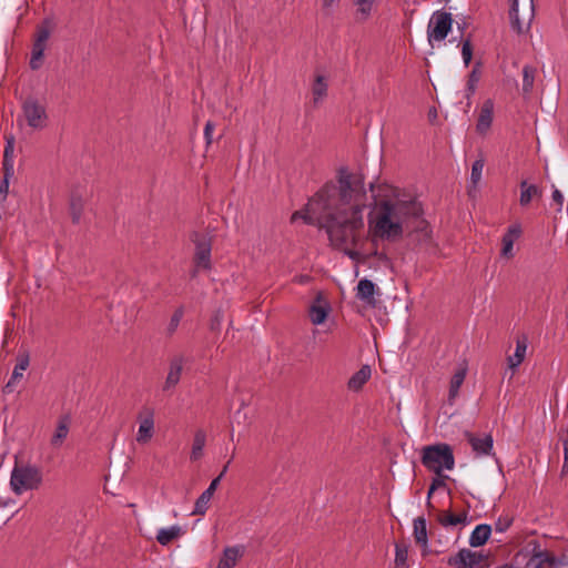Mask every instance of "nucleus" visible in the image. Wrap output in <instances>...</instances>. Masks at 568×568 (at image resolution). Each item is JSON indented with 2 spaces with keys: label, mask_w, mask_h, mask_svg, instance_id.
I'll return each instance as SVG.
<instances>
[{
  "label": "nucleus",
  "mask_w": 568,
  "mask_h": 568,
  "mask_svg": "<svg viewBox=\"0 0 568 568\" xmlns=\"http://www.w3.org/2000/svg\"><path fill=\"white\" fill-rule=\"evenodd\" d=\"M365 206L366 192L362 175L341 169L337 184H325L308 201L305 210L292 215V221L302 219L306 224L322 225L332 246L357 261L359 253L352 247L364 226Z\"/></svg>",
  "instance_id": "f257e3e1"
},
{
  "label": "nucleus",
  "mask_w": 568,
  "mask_h": 568,
  "mask_svg": "<svg viewBox=\"0 0 568 568\" xmlns=\"http://www.w3.org/2000/svg\"><path fill=\"white\" fill-rule=\"evenodd\" d=\"M374 203L368 214V229L374 239L398 241L407 229L408 216L418 212V200L412 193L390 184L371 185Z\"/></svg>",
  "instance_id": "f03ea898"
},
{
  "label": "nucleus",
  "mask_w": 568,
  "mask_h": 568,
  "mask_svg": "<svg viewBox=\"0 0 568 568\" xmlns=\"http://www.w3.org/2000/svg\"><path fill=\"white\" fill-rule=\"evenodd\" d=\"M42 481L41 470L33 465H16L11 470L10 487L16 495L37 489Z\"/></svg>",
  "instance_id": "7ed1b4c3"
},
{
  "label": "nucleus",
  "mask_w": 568,
  "mask_h": 568,
  "mask_svg": "<svg viewBox=\"0 0 568 568\" xmlns=\"http://www.w3.org/2000/svg\"><path fill=\"white\" fill-rule=\"evenodd\" d=\"M422 462L427 469L436 475H440L444 469L452 470L455 466L453 452L446 444L425 447Z\"/></svg>",
  "instance_id": "20e7f679"
},
{
  "label": "nucleus",
  "mask_w": 568,
  "mask_h": 568,
  "mask_svg": "<svg viewBox=\"0 0 568 568\" xmlns=\"http://www.w3.org/2000/svg\"><path fill=\"white\" fill-rule=\"evenodd\" d=\"M535 18L534 0H511L509 8V21L513 31L524 34L530 30Z\"/></svg>",
  "instance_id": "39448f33"
},
{
  "label": "nucleus",
  "mask_w": 568,
  "mask_h": 568,
  "mask_svg": "<svg viewBox=\"0 0 568 568\" xmlns=\"http://www.w3.org/2000/svg\"><path fill=\"white\" fill-rule=\"evenodd\" d=\"M452 14L445 11H435L427 27L428 42H442L452 29Z\"/></svg>",
  "instance_id": "423d86ee"
},
{
  "label": "nucleus",
  "mask_w": 568,
  "mask_h": 568,
  "mask_svg": "<svg viewBox=\"0 0 568 568\" xmlns=\"http://www.w3.org/2000/svg\"><path fill=\"white\" fill-rule=\"evenodd\" d=\"M412 241L417 243H427L430 239V227L428 222L424 219V210L418 201V212L415 215L408 216L407 229L405 231Z\"/></svg>",
  "instance_id": "0eeeda50"
},
{
  "label": "nucleus",
  "mask_w": 568,
  "mask_h": 568,
  "mask_svg": "<svg viewBox=\"0 0 568 568\" xmlns=\"http://www.w3.org/2000/svg\"><path fill=\"white\" fill-rule=\"evenodd\" d=\"M192 242L195 245V270H209L211 267V237L207 234H201L195 232L192 234Z\"/></svg>",
  "instance_id": "6e6552de"
},
{
  "label": "nucleus",
  "mask_w": 568,
  "mask_h": 568,
  "mask_svg": "<svg viewBox=\"0 0 568 568\" xmlns=\"http://www.w3.org/2000/svg\"><path fill=\"white\" fill-rule=\"evenodd\" d=\"M23 116L27 124L33 130H43L47 126V112L44 106L34 99H28L22 104Z\"/></svg>",
  "instance_id": "1a4fd4ad"
},
{
  "label": "nucleus",
  "mask_w": 568,
  "mask_h": 568,
  "mask_svg": "<svg viewBox=\"0 0 568 568\" xmlns=\"http://www.w3.org/2000/svg\"><path fill=\"white\" fill-rule=\"evenodd\" d=\"M155 412L151 407H143L138 414L139 428L135 435V440L145 445L151 442L155 432Z\"/></svg>",
  "instance_id": "9d476101"
},
{
  "label": "nucleus",
  "mask_w": 568,
  "mask_h": 568,
  "mask_svg": "<svg viewBox=\"0 0 568 568\" xmlns=\"http://www.w3.org/2000/svg\"><path fill=\"white\" fill-rule=\"evenodd\" d=\"M485 556L479 551L470 549H460L455 556H450L447 564L455 568H478L485 560Z\"/></svg>",
  "instance_id": "9b49d317"
},
{
  "label": "nucleus",
  "mask_w": 568,
  "mask_h": 568,
  "mask_svg": "<svg viewBox=\"0 0 568 568\" xmlns=\"http://www.w3.org/2000/svg\"><path fill=\"white\" fill-rule=\"evenodd\" d=\"M568 565L566 557H555L547 550L535 548L534 552L527 564L530 568H559Z\"/></svg>",
  "instance_id": "f8f14e48"
},
{
  "label": "nucleus",
  "mask_w": 568,
  "mask_h": 568,
  "mask_svg": "<svg viewBox=\"0 0 568 568\" xmlns=\"http://www.w3.org/2000/svg\"><path fill=\"white\" fill-rule=\"evenodd\" d=\"M186 363L187 357L183 354H175L170 357L168 375L163 384V390H171L180 383L182 372Z\"/></svg>",
  "instance_id": "ddd939ff"
},
{
  "label": "nucleus",
  "mask_w": 568,
  "mask_h": 568,
  "mask_svg": "<svg viewBox=\"0 0 568 568\" xmlns=\"http://www.w3.org/2000/svg\"><path fill=\"white\" fill-rule=\"evenodd\" d=\"M50 31L47 27H42L38 30L37 37L33 43L30 67L33 70L39 69L45 50V43L49 39Z\"/></svg>",
  "instance_id": "4468645a"
},
{
  "label": "nucleus",
  "mask_w": 568,
  "mask_h": 568,
  "mask_svg": "<svg viewBox=\"0 0 568 568\" xmlns=\"http://www.w3.org/2000/svg\"><path fill=\"white\" fill-rule=\"evenodd\" d=\"M521 227L519 224H513L501 239L500 256L510 260L515 256L514 244L520 237Z\"/></svg>",
  "instance_id": "2eb2a0df"
},
{
  "label": "nucleus",
  "mask_w": 568,
  "mask_h": 568,
  "mask_svg": "<svg viewBox=\"0 0 568 568\" xmlns=\"http://www.w3.org/2000/svg\"><path fill=\"white\" fill-rule=\"evenodd\" d=\"M494 109L495 103L491 99H487L483 102L476 123V131L479 134L484 135L489 131L494 120Z\"/></svg>",
  "instance_id": "dca6fc26"
},
{
  "label": "nucleus",
  "mask_w": 568,
  "mask_h": 568,
  "mask_svg": "<svg viewBox=\"0 0 568 568\" xmlns=\"http://www.w3.org/2000/svg\"><path fill=\"white\" fill-rule=\"evenodd\" d=\"M375 295H379V288L368 278H362L356 286V297L366 305L375 306Z\"/></svg>",
  "instance_id": "f3484780"
},
{
  "label": "nucleus",
  "mask_w": 568,
  "mask_h": 568,
  "mask_svg": "<svg viewBox=\"0 0 568 568\" xmlns=\"http://www.w3.org/2000/svg\"><path fill=\"white\" fill-rule=\"evenodd\" d=\"M331 307L328 302L323 297L322 294H318L315 301L310 306L308 315L310 320L314 325H321L327 318L328 312Z\"/></svg>",
  "instance_id": "a211bd4d"
},
{
  "label": "nucleus",
  "mask_w": 568,
  "mask_h": 568,
  "mask_svg": "<svg viewBox=\"0 0 568 568\" xmlns=\"http://www.w3.org/2000/svg\"><path fill=\"white\" fill-rule=\"evenodd\" d=\"M245 552V546L235 545L225 547L216 568H234Z\"/></svg>",
  "instance_id": "6ab92c4d"
},
{
  "label": "nucleus",
  "mask_w": 568,
  "mask_h": 568,
  "mask_svg": "<svg viewBox=\"0 0 568 568\" xmlns=\"http://www.w3.org/2000/svg\"><path fill=\"white\" fill-rule=\"evenodd\" d=\"M480 79H481V63L476 62L475 65L473 67L471 71L467 75V80H466L464 95L467 100V106H469L471 104V97L475 94Z\"/></svg>",
  "instance_id": "aec40b11"
},
{
  "label": "nucleus",
  "mask_w": 568,
  "mask_h": 568,
  "mask_svg": "<svg viewBox=\"0 0 568 568\" xmlns=\"http://www.w3.org/2000/svg\"><path fill=\"white\" fill-rule=\"evenodd\" d=\"M439 524L445 528L464 527L468 524L466 513L453 514L449 511H442L438 515Z\"/></svg>",
  "instance_id": "412c9836"
},
{
  "label": "nucleus",
  "mask_w": 568,
  "mask_h": 568,
  "mask_svg": "<svg viewBox=\"0 0 568 568\" xmlns=\"http://www.w3.org/2000/svg\"><path fill=\"white\" fill-rule=\"evenodd\" d=\"M467 438L473 450L477 455H489L491 453L494 440L490 435H486L484 437H476L471 434H467Z\"/></svg>",
  "instance_id": "4be33fe9"
},
{
  "label": "nucleus",
  "mask_w": 568,
  "mask_h": 568,
  "mask_svg": "<svg viewBox=\"0 0 568 568\" xmlns=\"http://www.w3.org/2000/svg\"><path fill=\"white\" fill-rule=\"evenodd\" d=\"M527 352V341L526 338H519L516 343V349L515 353L507 358L508 368L513 372H516V369L520 366V364L524 362L525 356Z\"/></svg>",
  "instance_id": "5701e85b"
},
{
  "label": "nucleus",
  "mask_w": 568,
  "mask_h": 568,
  "mask_svg": "<svg viewBox=\"0 0 568 568\" xmlns=\"http://www.w3.org/2000/svg\"><path fill=\"white\" fill-rule=\"evenodd\" d=\"M29 366V356L20 355L17 358V364L13 368L12 375L4 386L6 392H11L18 379L22 378L24 371Z\"/></svg>",
  "instance_id": "b1692460"
},
{
  "label": "nucleus",
  "mask_w": 568,
  "mask_h": 568,
  "mask_svg": "<svg viewBox=\"0 0 568 568\" xmlns=\"http://www.w3.org/2000/svg\"><path fill=\"white\" fill-rule=\"evenodd\" d=\"M182 534V527L179 525L161 528L158 530L156 541L162 546H168L173 540L178 539Z\"/></svg>",
  "instance_id": "393cba45"
},
{
  "label": "nucleus",
  "mask_w": 568,
  "mask_h": 568,
  "mask_svg": "<svg viewBox=\"0 0 568 568\" xmlns=\"http://www.w3.org/2000/svg\"><path fill=\"white\" fill-rule=\"evenodd\" d=\"M372 371L368 365L362 366L356 373L352 375L348 381V388L353 392L359 390L363 385L371 378Z\"/></svg>",
  "instance_id": "a878e982"
},
{
  "label": "nucleus",
  "mask_w": 568,
  "mask_h": 568,
  "mask_svg": "<svg viewBox=\"0 0 568 568\" xmlns=\"http://www.w3.org/2000/svg\"><path fill=\"white\" fill-rule=\"evenodd\" d=\"M327 79L322 74H317L312 84V99L314 104H318L324 100L327 94Z\"/></svg>",
  "instance_id": "bb28decb"
},
{
  "label": "nucleus",
  "mask_w": 568,
  "mask_h": 568,
  "mask_svg": "<svg viewBox=\"0 0 568 568\" xmlns=\"http://www.w3.org/2000/svg\"><path fill=\"white\" fill-rule=\"evenodd\" d=\"M491 528L489 525L481 524L475 527L469 536V545L471 547L483 546L489 538Z\"/></svg>",
  "instance_id": "cd10ccee"
},
{
  "label": "nucleus",
  "mask_w": 568,
  "mask_h": 568,
  "mask_svg": "<svg viewBox=\"0 0 568 568\" xmlns=\"http://www.w3.org/2000/svg\"><path fill=\"white\" fill-rule=\"evenodd\" d=\"M14 139L9 136L6 140V146L3 151V171H7V176H13L14 173Z\"/></svg>",
  "instance_id": "c85d7f7f"
},
{
  "label": "nucleus",
  "mask_w": 568,
  "mask_h": 568,
  "mask_svg": "<svg viewBox=\"0 0 568 568\" xmlns=\"http://www.w3.org/2000/svg\"><path fill=\"white\" fill-rule=\"evenodd\" d=\"M70 425H71V419L68 415L61 418V420L59 422L57 429L51 438V445L53 447L61 446V444L63 443V440L67 438V436L69 434Z\"/></svg>",
  "instance_id": "c756f323"
},
{
  "label": "nucleus",
  "mask_w": 568,
  "mask_h": 568,
  "mask_svg": "<svg viewBox=\"0 0 568 568\" xmlns=\"http://www.w3.org/2000/svg\"><path fill=\"white\" fill-rule=\"evenodd\" d=\"M466 374H467L466 366H460L453 375V377L450 379V384H449V393H448L449 402H454L455 398L458 396L459 388L465 381Z\"/></svg>",
  "instance_id": "7c9ffc66"
},
{
  "label": "nucleus",
  "mask_w": 568,
  "mask_h": 568,
  "mask_svg": "<svg viewBox=\"0 0 568 568\" xmlns=\"http://www.w3.org/2000/svg\"><path fill=\"white\" fill-rule=\"evenodd\" d=\"M414 537L417 544L423 548L428 546V534L426 519L424 517H417L414 519Z\"/></svg>",
  "instance_id": "2f4dec72"
},
{
  "label": "nucleus",
  "mask_w": 568,
  "mask_h": 568,
  "mask_svg": "<svg viewBox=\"0 0 568 568\" xmlns=\"http://www.w3.org/2000/svg\"><path fill=\"white\" fill-rule=\"evenodd\" d=\"M353 2L359 21H366L373 14L376 0H353Z\"/></svg>",
  "instance_id": "473e14b6"
},
{
  "label": "nucleus",
  "mask_w": 568,
  "mask_h": 568,
  "mask_svg": "<svg viewBox=\"0 0 568 568\" xmlns=\"http://www.w3.org/2000/svg\"><path fill=\"white\" fill-rule=\"evenodd\" d=\"M206 442V435L203 430H197L193 438L191 459L197 460L203 456V450Z\"/></svg>",
  "instance_id": "72a5a7b5"
},
{
  "label": "nucleus",
  "mask_w": 568,
  "mask_h": 568,
  "mask_svg": "<svg viewBox=\"0 0 568 568\" xmlns=\"http://www.w3.org/2000/svg\"><path fill=\"white\" fill-rule=\"evenodd\" d=\"M536 69L530 65L523 68V92L529 94L532 91Z\"/></svg>",
  "instance_id": "f704fd0d"
},
{
  "label": "nucleus",
  "mask_w": 568,
  "mask_h": 568,
  "mask_svg": "<svg viewBox=\"0 0 568 568\" xmlns=\"http://www.w3.org/2000/svg\"><path fill=\"white\" fill-rule=\"evenodd\" d=\"M521 193H520V205L526 206L530 203L532 197L538 193V187L536 185H529L526 181L520 183Z\"/></svg>",
  "instance_id": "c9c22d12"
},
{
  "label": "nucleus",
  "mask_w": 568,
  "mask_h": 568,
  "mask_svg": "<svg viewBox=\"0 0 568 568\" xmlns=\"http://www.w3.org/2000/svg\"><path fill=\"white\" fill-rule=\"evenodd\" d=\"M212 497H213V495H211L209 491L204 490L200 495V497L196 499L192 514L193 515H205V513L209 509Z\"/></svg>",
  "instance_id": "e433bc0d"
},
{
  "label": "nucleus",
  "mask_w": 568,
  "mask_h": 568,
  "mask_svg": "<svg viewBox=\"0 0 568 568\" xmlns=\"http://www.w3.org/2000/svg\"><path fill=\"white\" fill-rule=\"evenodd\" d=\"M183 316H184V307L180 306L179 308H176L174 311V313L172 314V316L168 323L166 333L169 335H172L176 332Z\"/></svg>",
  "instance_id": "4c0bfd02"
},
{
  "label": "nucleus",
  "mask_w": 568,
  "mask_h": 568,
  "mask_svg": "<svg viewBox=\"0 0 568 568\" xmlns=\"http://www.w3.org/2000/svg\"><path fill=\"white\" fill-rule=\"evenodd\" d=\"M408 558V547L406 545L396 544L395 546V565L397 568L406 567Z\"/></svg>",
  "instance_id": "58836bf2"
},
{
  "label": "nucleus",
  "mask_w": 568,
  "mask_h": 568,
  "mask_svg": "<svg viewBox=\"0 0 568 568\" xmlns=\"http://www.w3.org/2000/svg\"><path fill=\"white\" fill-rule=\"evenodd\" d=\"M462 58L465 67H468L473 59V44L470 37H467L462 42Z\"/></svg>",
  "instance_id": "ea45409f"
},
{
  "label": "nucleus",
  "mask_w": 568,
  "mask_h": 568,
  "mask_svg": "<svg viewBox=\"0 0 568 568\" xmlns=\"http://www.w3.org/2000/svg\"><path fill=\"white\" fill-rule=\"evenodd\" d=\"M483 170H484V161L480 159L476 160L471 165V173H470V180L474 185H476L480 181Z\"/></svg>",
  "instance_id": "a19ab883"
},
{
  "label": "nucleus",
  "mask_w": 568,
  "mask_h": 568,
  "mask_svg": "<svg viewBox=\"0 0 568 568\" xmlns=\"http://www.w3.org/2000/svg\"><path fill=\"white\" fill-rule=\"evenodd\" d=\"M448 478L447 476L437 475L432 481V485L428 490V499L430 498L432 494L439 487L445 485V479Z\"/></svg>",
  "instance_id": "79ce46f5"
},
{
  "label": "nucleus",
  "mask_w": 568,
  "mask_h": 568,
  "mask_svg": "<svg viewBox=\"0 0 568 568\" xmlns=\"http://www.w3.org/2000/svg\"><path fill=\"white\" fill-rule=\"evenodd\" d=\"M11 176H7V171H4L3 180L0 183V202H3L7 199L9 192V180Z\"/></svg>",
  "instance_id": "37998d69"
},
{
  "label": "nucleus",
  "mask_w": 568,
  "mask_h": 568,
  "mask_svg": "<svg viewBox=\"0 0 568 568\" xmlns=\"http://www.w3.org/2000/svg\"><path fill=\"white\" fill-rule=\"evenodd\" d=\"M564 465H562V471L568 470V429H567V438L564 439Z\"/></svg>",
  "instance_id": "c03bdc74"
},
{
  "label": "nucleus",
  "mask_w": 568,
  "mask_h": 568,
  "mask_svg": "<svg viewBox=\"0 0 568 568\" xmlns=\"http://www.w3.org/2000/svg\"><path fill=\"white\" fill-rule=\"evenodd\" d=\"M213 130H214V125L211 122H207L204 128V136H205L207 144H210L212 142Z\"/></svg>",
  "instance_id": "a18cd8bd"
},
{
  "label": "nucleus",
  "mask_w": 568,
  "mask_h": 568,
  "mask_svg": "<svg viewBox=\"0 0 568 568\" xmlns=\"http://www.w3.org/2000/svg\"><path fill=\"white\" fill-rule=\"evenodd\" d=\"M552 200L558 204L559 209L561 210V206L564 204V195L559 190H554L552 192Z\"/></svg>",
  "instance_id": "49530a36"
},
{
  "label": "nucleus",
  "mask_w": 568,
  "mask_h": 568,
  "mask_svg": "<svg viewBox=\"0 0 568 568\" xmlns=\"http://www.w3.org/2000/svg\"><path fill=\"white\" fill-rule=\"evenodd\" d=\"M221 481V476H217L216 478H214L211 484L209 485V487L205 489V491H209L211 495H214L219 484Z\"/></svg>",
  "instance_id": "de8ad7c7"
},
{
  "label": "nucleus",
  "mask_w": 568,
  "mask_h": 568,
  "mask_svg": "<svg viewBox=\"0 0 568 568\" xmlns=\"http://www.w3.org/2000/svg\"><path fill=\"white\" fill-rule=\"evenodd\" d=\"M335 1L336 0H323V7L328 9L335 3Z\"/></svg>",
  "instance_id": "09e8293b"
},
{
  "label": "nucleus",
  "mask_w": 568,
  "mask_h": 568,
  "mask_svg": "<svg viewBox=\"0 0 568 568\" xmlns=\"http://www.w3.org/2000/svg\"><path fill=\"white\" fill-rule=\"evenodd\" d=\"M406 4L410 6H416L418 3V0H404Z\"/></svg>",
  "instance_id": "8fccbe9b"
},
{
  "label": "nucleus",
  "mask_w": 568,
  "mask_h": 568,
  "mask_svg": "<svg viewBox=\"0 0 568 568\" xmlns=\"http://www.w3.org/2000/svg\"><path fill=\"white\" fill-rule=\"evenodd\" d=\"M229 464L230 462L223 467V470L221 471V474L219 476H221V478L224 476V474L227 471V468H229Z\"/></svg>",
  "instance_id": "3c124183"
},
{
  "label": "nucleus",
  "mask_w": 568,
  "mask_h": 568,
  "mask_svg": "<svg viewBox=\"0 0 568 568\" xmlns=\"http://www.w3.org/2000/svg\"><path fill=\"white\" fill-rule=\"evenodd\" d=\"M457 26H458V29H459L460 31H463V30L465 29V27H466V24H465V23H464V24H459V23H457Z\"/></svg>",
  "instance_id": "603ef678"
},
{
  "label": "nucleus",
  "mask_w": 568,
  "mask_h": 568,
  "mask_svg": "<svg viewBox=\"0 0 568 568\" xmlns=\"http://www.w3.org/2000/svg\"><path fill=\"white\" fill-rule=\"evenodd\" d=\"M497 527H498V530H499V531H504V530H505V528L503 527V525H498Z\"/></svg>",
  "instance_id": "864d4df0"
},
{
  "label": "nucleus",
  "mask_w": 568,
  "mask_h": 568,
  "mask_svg": "<svg viewBox=\"0 0 568 568\" xmlns=\"http://www.w3.org/2000/svg\"><path fill=\"white\" fill-rule=\"evenodd\" d=\"M497 527H498V530H499V531H504V530H505V528L503 527V525H498Z\"/></svg>",
  "instance_id": "5fc2aeb1"
},
{
  "label": "nucleus",
  "mask_w": 568,
  "mask_h": 568,
  "mask_svg": "<svg viewBox=\"0 0 568 568\" xmlns=\"http://www.w3.org/2000/svg\"><path fill=\"white\" fill-rule=\"evenodd\" d=\"M240 414H241V409H239V410L236 412V415H235V416L237 417Z\"/></svg>",
  "instance_id": "6e6d98bb"
},
{
  "label": "nucleus",
  "mask_w": 568,
  "mask_h": 568,
  "mask_svg": "<svg viewBox=\"0 0 568 568\" xmlns=\"http://www.w3.org/2000/svg\"><path fill=\"white\" fill-rule=\"evenodd\" d=\"M74 206H75V204L73 203V207H74ZM72 216H73V217L75 216V213H74V212L72 213Z\"/></svg>",
  "instance_id": "4d7b16f0"
}]
</instances>
